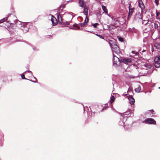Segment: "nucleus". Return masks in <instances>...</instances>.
Returning <instances> with one entry per match:
<instances>
[{
    "mask_svg": "<svg viewBox=\"0 0 160 160\" xmlns=\"http://www.w3.org/2000/svg\"><path fill=\"white\" fill-rule=\"evenodd\" d=\"M108 42L113 52L117 53L120 52L119 48L117 44L115 41L114 40H110Z\"/></svg>",
    "mask_w": 160,
    "mask_h": 160,
    "instance_id": "1",
    "label": "nucleus"
},
{
    "mask_svg": "<svg viewBox=\"0 0 160 160\" xmlns=\"http://www.w3.org/2000/svg\"><path fill=\"white\" fill-rule=\"evenodd\" d=\"M145 122L148 124H156V121L153 118H148L144 121Z\"/></svg>",
    "mask_w": 160,
    "mask_h": 160,
    "instance_id": "2",
    "label": "nucleus"
},
{
    "mask_svg": "<svg viewBox=\"0 0 160 160\" xmlns=\"http://www.w3.org/2000/svg\"><path fill=\"white\" fill-rule=\"evenodd\" d=\"M155 66L157 68L160 67V56L156 57L154 59Z\"/></svg>",
    "mask_w": 160,
    "mask_h": 160,
    "instance_id": "3",
    "label": "nucleus"
},
{
    "mask_svg": "<svg viewBox=\"0 0 160 160\" xmlns=\"http://www.w3.org/2000/svg\"><path fill=\"white\" fill-rule=\"evenodd\" d=\"M128 8L129 12L128 17V18H130L131 16L132 15L134 9V8L131 6V4H130L129 5Z\"/></svg>",
    "mask_w": 160,
    "mask_h": 160,
    "instance_id": "4",
    "label": "nucleus"
},
{
    "mask_svg": "<svg viewBox=\"0 0 160 160\" xmlns=\"http://www.w3.org/2000/svg\"><path fill=\"white\" fill-rule=\"evenodd\" d=\"M113 63L116 65L119 66L121 63V61L119 59L115 56H113Z\"/></svg>",
    "mask_w": 160,
    "mask_h": 160,
    "instance_id": "5",
    "label": "nucleus"
},
{
    "mask_svg": "<svg viewBox=\"0 0 160 160\" xmlns=\"http://www.w3.org/2000/svg\"><path fill=\"white\" fill-rule=\"evenodd\" d=\"M121 61L126 64H128V63L132 61V59L131 58H125L124 57L121 58Z\"/></svg>",
    "mask_w": 160,
    "mask_h": 160,
    "instance_id": "6",
    "label": "nucleus"
},
{
    "mask_svg": "<svg viewBox=\"0 0 160 160\" xmlns=\"http://www.w3.org/2000/svg\"><path fill=\"white\" fill-rule=\"evenodd\" d=\"M138 6L141 8L142 11L143 10H144L145 7L142 0H139L138 1Z\"/></svg>",
    "mask_w": 160,
    "mask_h": 160,
    "instance_id": "7",
    "label": "nucleus"
},
{
    "mask_svg": "<svg viewBox=\"0 0 160 160\" xmlns=\"http://www.w3.org/2000/svg\"><path fill=\"white\" fill-rule=\"evenodd\" d=\"M52 24L53 26L56 25L58 23V21L56 18L54 16H52L51 19Z\"/></svg>",
    "mask_w": 160,
    "mask_h": 160,
    "instance_id": "8",
    "label": "nucleus"
},
{
    "mask_svg": "<svg viewBox=\"0 0 160 160\" xmlns=\"http://www.w3.org/2000/svg\"><path fill=\"white\" fill-rule=\"evenodd\" d=\"M79 3L80 7L82 8H83L84 6V4H85V2L83 0H80L79 1Z\"/></svg>",
    "mask_w": 160,
    "mask_h": 160,
    "instance_id": "9",
    "label": "nucleus"
},
{
    "mask_svg": "<svg viewBox=\"0 0 160 160\" xmlns=\"http://www.w3.org/2000/svg\"><path fill=\"white\" fill-rule=\"evenodd\" d=\"M129 100L131 104H133L135 102V100L134 98L132 97H130L129 98Z\"/></svg>",
    "mask_w": 160,
    "mask_h": 160,
    "instance_id": "10",
    "label": "nucleus"
},
{
    "mask_svg": "<svg viewBox=\"0 0 160 160\" xmlns=\"http://www.w3.org/2000/svg\"><path fill=\"white\" fill-rule=\"evenodd\" d=\"M154 46L158 49H160V43L159 42H156L154 44Z\"/></svg>",
    "mask_w": 160,
    "mask_h": 160,
    "instance_id": "11",
    "label": "nucleus"
},
{
    "mask_svg": "<svg viewBox=\"0 0 160 160\" xmlns=\"http://www.w3.org/2000/svg\"><path fill=\"white\" fill-rule=\"evenodd\" d=\"M83 12L85 15L86 16H87L88 12V9L87 8L85 7L84 8Z\"/></svg>",
    "mask_w": 160,
    "mask_h": 160,
    "instance_id": "12",
    "label": "nucleus"
},
{
    "mask_svg": "<svg viewBox=\"0 0 160 160\" xmlns=\"http://www.w3.org/2000/svg\"><path fill=\"white\" fill-rule=\"evenodd\" d=\"M102 8L105 13H108V10L106 7L105 6L103 5L102 6Z\"/></svg>",
    "mask_w": 160,
    "mask_h": 160,
    "instance_id": "13",
    "label": "nucleus"
},
{
    "mask_svg": "<svg viewBox=\"0 0 160 160\" xmlns=\"http://www.w3.org/2000/svg\"><path fill=\"white\" fill-rule=\"evenodd\" d=\"M116 27L114 25H110L109 27V29L110 30H112L113 29H114L116 28Z\"/></svg>",
    "mask_w": 160,
    "mask_h": 160,
    "instance_id": "14",
    "label": "nucleus"
},
{
    "mask_svg": "<svg viewBox=\"0 0 160 160\" xmlns=\"http://www.w3.org/2000/svg\"><path fill=\"white\" fill-rule=\"evenodd\" d=\"M141 88L140 86H138V87L137 88H136L135 90L136 92H140V91L141 90Z\"/></svg>",
    "mask_w": 160,
    "mask_h": 160,
    "instance_id": "15",
    "label": "nucleus"
},
{
    "mask_svg": "<svg viewBox=\"0 0 160 160\" xmlns=\"http://www.w3.org/2000/svg\"><path fill=\"white\" fill-rule=\"evenodd\" d=\"M87 24V22H83L79 23V25L81 27H83Z\"/></svg>",
    "mask_w": 160,
    "mask_h": 160,
    "instance_id": "16",
    "label": "nucleus"
},
{
    "mask_svg": "<svg viewBox=\"0 0 160 160\" xmlns=\"http://www.w3.org/2000/svg\"><path fill=\"white\" fill-rule=\"evenodd\" d=\"M115 100V98L113 96H112L111 97V103H112V102H113Z\"/></svg>",
    "mask_w": 160,
    "mask_h": 160,
    "instance_id": "17",
    "label": "nucleus"
},
{
    "mask_svg": "<svg viewBox=\"0 0 160 160\" xmlns=\"http://www.w3.org/2000/svg\"><path fill=\"white\" fill-rule=\"evenodd\" d=\"M145 67L147 68L145 69L147 70V69L148 68H151L152 66L150 65L146 64L145 65Z\"/></svg>",
    "mask_w": 160,
    "mask_h": 160,
    "instance_id": "18",
    "label": "nucleus"
},
{
    "mask_svg": "<svg viewBox=\"0 0 160 160\" xmlns=\"http://www.w3.org/2000/svg\"><path fill=\"white\" fill-rule=\"evenodd\" d=\"M96 35L97 36L99 37L100 38L102 39H104V37L102 36L101 35L98 34H96Z\"/></svg>",
    "mask_w": 160,
    "mask_h": 160,
    "instance_id": "19",
    "label": "nucleus"
},
{
    "mask_svg": "<svg viewBox=\"0 0 160 160\" xmlns=\"http://www.w3.org/2000/svg\"><path fill=\"white\" fill-rule=\"evenodd\" d=\"M99 24L98 23H96L94 24H92V26L94 27V28H96L97 26Z\"/></svg>",
    "mask_w": 160,
    "mask_h": 160,
    "instance_id": "20",
    "label": "nucleus"
},
{
    "mask_svg": "<svg viewBox=\"0 0 160 160\" xmlns=\"http://www.w3.org/2000/svg\"><path fill=\"white\" fill-rule=\"evenodd\" d=\"M156 16L157 17V18H158V19H159V18H158V17L159 16V15L160 14V13L158 12L157 11H156Z\"/></svg>",
    "mask_w": 160,
    "mask_h": 160,
    "instance_id": "21",
    "label": "nucleus"
},
{
    "mask_svg": "<svg viewBox=\"0 0 160 160\" xmlns=\"http://www.w3.org/2000/svg\"><path fill=\"white\" fill-rule=\"evenodd\" d=\"M154 2L156 4L157 6H158L159 4V1L158 0H155Z\"/></svg>",
    "mask_w": 160,
    "mask_h": 160,
    "instance_id": "22",
    "label": "nucleus"
},
{
    "mask_svg": "<svg viewBox=\"0 0 160 160\" xmlns=\"http://www.w3.org/2000/svg\"><path fill=\"white\" fill-rule=\"evenodd\" d=\"M154 28L155 29H157L158 28V25L157 23H154Z\"/></svg>",
    "mask_w": 160,
    "mask_h": 160,
    "instance_id": "23",
    "label": "nucleus"
},
{
    "mask_svg": "<svg viewBox=\"0 0 160 160\" xmlns=\"http://www.w3.org/2000/svg\"><path fill=\"white\" fill-rule=\"evenodd\" d=\"M21 77L22 79H26V78H25L24 75L23 74L22 75Z\"/></svg>",
    "mask_w": 160,
    "mask_h": 160,
    "instance_id": "24",
    "label": "nucleus"
},
{
    "mask_svg": "<svg viewBox=\"0 0 160 160\" xmlns=\"http://www.w3.org/2000/svg\"><path fill=\"white\" fill-rule=\"evenodd\" d=\"M88 20H89L88 18H87V17H86V19L85 20V21L84 22H87V23L88 22Z\"/></svg>",
    "mask_w": 160,
    "mask_h": 160,
    "instance_id": "25",
    "label": "nucleus"
},
{
    "mask_svg": "<svg viewBox=\"0 0 160 160\" xmlns=\"http://www.w3.org/2000/svg\"><path fill=\"white\" fill-rule=\"evenodd\" d=\"M119 39L121 41H123V38H119Z\"/></svg>",
    "mask_w": 160,
    "mask_h": 160,
    "instance_id": "26",
    "label": "nucleus"
},
{
    "mask_svg": "<svg viewBox=\"0 0 160 160\" xmlns=\"http://www.w3.org/2000/svg\"><path fill=\"white\" fill-rule=\"evenodd\" d=\"M149 111L151 112V113H152L153 114V112H154V110L152 109L150 110Z\"/></svg>",
    "mask_w": 160,
    "mask_h": 160,
    "instance_id": "27",
    "label": "nucleus"
},
{
    "mask_svg": "<svg viewBox=\"0 0 160 160\" xmlns=\"http://www.w3.org/2000/svg\"><path fill=\"white\" fill-rule=\"evenodd\" d=\"M7 19H6L5 18H3L2 20H3V22L5 21L6 20H7Z\"/></svg>",
    "mask_w": 160,
    "mask_h": 160,
    "instance_id": "28",
    "label": "nucleus"
},
{
    "mask_svg": "<svg viewBox=\"0 0 160 160\" xmlns=\"http://www.w3.org/2000/svg\"><path fill=\"white\" fill-rule=\"evenodd\" d=\"M65 23H66L65 24L67 25H68L69 24V22H65Z\"/></svg>",
    "mask_w": 160,
    "mask_h": 160,
    "instance_id": "29",
    "label": "nucleus"
},
{
    "mask_svg": "<svg viewBox=\"0 0 160 160\" xmlns=\"http://www.w3.org/2000/svg\"><path fill=\"white\" fill-rule=\"evenodd\" d=\"M3 20H0V23H3Z\"/></svg>",
    "mask_w": 160,
    "mask_h": 160,
    "instance_id": "30",
    "label": "nucleus"
},
{
    "mask_svg": "<svg viewBox=\"0 0 160 160\" xmlns=\"http://www.w3.org/2000/svg\"><path fill=\"white\" fill-rule=\"evenodd\" d=\"M74 26L76 27H78V25L77 24H75L74 25Z\"/></svg>",
    "mask_w": 160,
    "mask_h": 160,
    "instance_id": "31",
    "label": "nucleus"
},
{
    "mask_svg": "<svg viewBox=\"0 0 160 160\" xmlns=\"http://www.w3.org/2000/svg\"><path fill=\"white\" fill-rule=\"evenodd\" d=\"M132 52L133 53L134 51H132Z\"/></svg>",
    "mask_w": 160,
    "mask_h": 160,
    "instance_id": "32",
    "label": "nucleus"
},
{
    "mask_svg": "<svg viewBox=\"0 0 160 160\" xmlns=\"http://www.w3.org/2000/svg\"><path fill=\"white\" fill-rule=\"evenodd\" d=\"M90 116H92V113H91V115H90Z\"/></svg>",
    "mask_w": 160,
    "mask_h": 160,
    "instance_id": "33",
    "label": "nucleus"
},
{
    "mask_svg": "<svg viewBox=\"0 0 160 160\" xmlns=\"http://www.w3.org/2000/svg\"><path fill=\"white\" fill-rule=\"evenodd\" d=\"M159 88V89H160V87H159V88Z\"/></svg>",
    "mask_w": 160,
    "mask_h": 160,
    "instance_id": "34",
    "label": "nucleus"
},
{
    "mask_svg": "<svg viewBox=\"0 0 160 160\" xmlns=\"http://www.w3.org/2000/svg\"><path fill=\"white\" fill-rule=\"evenodd\" d=\"M145 73H144V75H145Z\"/></svg>",
    "mask_w": 160,
    "mask_h": 160,
    "instance_id": "35",
    "label": "nucleus"
}]
</instances>
